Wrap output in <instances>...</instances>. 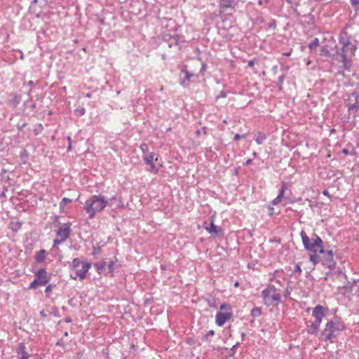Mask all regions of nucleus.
<instances>
[{
	"label": "nucleus",
	"instance_id": "nucleus-4",
	"mask_svg": "<svg viewBox=\"0 0 359 359\" xmlns=\"http://www.w3.org/2000/svg\"><path fill=\"white\" fill-rule=\"evenodd\" d=\"M90 266V263L82 262L79 258H74L70 264V268L75 271L76 274L75 276L71 275V278L76 280L79 277L80 280H83L86 277V273Z\"/></svg>",
	"mask_w": 359,
	"mask_h": 359
},
{
	"label": "nucleus",
	"instance_id": "nucleus-61",
	"mask_svg": "<svg viewBox=\"0 0 359 359\" xmlns=\"http://www.w3.org/2000/svg\"><path fill=\"white\" fill-rule=\"evenodd\" d=\"M5 191H7V188L6 187H4V190L2 191V193L0 194V197L3 198V197H6V193H5Z\"/></svg>",
	"mask_w": 359,
	"mask_h": 359
},
{
	"label": "nucleus",
	"instance_id": "nucleus-63",
	"mask_svg": "<svg viewBox=\"0 0 359 359\" xmlns=\"http://www.w3.org/2000/svg\"><path fill=\"white\" fill-rule=\"evenodd\" d=\"M245 334L244 332H242L241 334V339L242 341H244L245 339Z\"/></svg>",
	"mask_w": 359,
	"mask_h": 359
},
{
	"label": "nucleus",
	"instance_id": "nucleus-58",
	"mask_svg": "<svg viewBox=\"0 0 359 359\" xmlns=\"http://www.w3.org/2000/svg\"><path fill=\"white\" fill-rule=\"evenodd\" d=\"M72 321V318L68 316L65 318V322L67 323H69Z\"/></svg>",
	"mask_w": 359,
	"mask_h": 359
},
{
	"label": "nucleus",
	"instance_id": "nucleus-59",
	"mask_svg": "<svg viewBox=\"0 0 359 359\" xmlns=\"http://www.w3.org/2000/svg\"><path fill=\"white\" fill-rule=\"evenodd\" d=\"M322 193H323V194L324 196H326L330 197V193H329L328 190L325 189V190H323V192H322Z\"/></svg>",
	"mask_w": 359,
	"mask_h": 359
},
{
	"label": "nucleus",
	"instance_id": "nucleus-24",
	"mask_svg": "<svg viewBox=\"0 0 359 359\" xmlns=\"http://www.w3.org/2000/svg\"><path fill=\"white\" fill-rule=\"evenodd\" d=\"M262 314V308L261 307H254L250 312V316L255 318H258Z\"/></svg>",
	"mask_w": 359,
	"mask_h": 359
},
{
	"label": "nucleus",
	"instance_id": "nucleus-10",
	"mask_svg": "<svg viewBox=\"0 0 359 359\" xmlns=\"http://www.w3.org/2000/svg\"><path fill=\"white\" fill-rule=\"evenodd\" d=\"M232 316V312L231 311H226V312H222L219 311L216 314V324L218 326H222L224 325V323L229 320Z\"/></svg>",
	"mask_w": 359,
	"mask_h": 359
},
{
	"label": "nucleus",
	"instance_id": "nucleus-47",
	"mask_svg": "<svg viewBox=\"0 0 359 359\" xmlns=\"http://www.w3.org/2000/svg\"><path fill=\"white\" fill-rule=\"evenodd\" d=\"M341 152H342L344 154H345V155H348V154H355V150H353L351 152H350V151H348V149H346V148L343 149H342V151H341Z\"/></svg>",
	"mask_w": 359,
	"mask_h": 359
},
{
	"label": "nucleus",
	"instance_id": "nucleus-60",
	"mask_svg": "<svg viewBox=\"0 0 359 359\" xmlns=\"http://www.w3.org/2000/svg\"><path fill=\"white\" fill-rule=\"evenodd\" d=\"M55 311L54 312H53V314L55 316V317H60V315H59V311L57 310V308L55 309Z\"/></svg>",
	"mask_w": 359,
	"mask_h": 359
},
{
	"label": "nucleus",
	"instance_id": "nucleus-20",
	"mask_svg": "<svg viewBox=\"0 0 359 359\" xmlns=\"http://www.w3.org/2000/svg\"><path fill=\"white\" fill-rule=\"evenodd\" d=\"M11 99L8 100V102L13 107H16L20 102L21 96L17 94H11L10 95Z\"/></svg>",
	"mask_w": 359,
	"mask_h": 359
},
{
	"label": "nucleus",
	"instance_id": "nucleus-42",
	"mask_svg": "<svg viewBox=\"0 0 359 359\" xmlns=\"http://www.w3.org/2000/svg\"><path fill=\"white\" fill-rule=\"evenodd\" d=\"M56 346H62V347H65L66 346V342L62 339H60V340H58L57 341Z\"/></svg>",
	"mask_w": 359,
	"mask_h": 359
},
{
	"label": "nucleus",
	"instance_id": "nucleus-44",
	"mask_svg": "<svg viewBox=\"0 0 359 359\" xmlns=\"http://www.w3.org/2000/svg\"><path fill=\"white\" fill-rule=\"evenodd\" d=\"M43 128L42 124H39V128L34 129V134L36 135H37L38 134H39L43 130Z\"/></svg>",
	"mask_w": 359,
	"mask_h": 359
},
{
	"label": "nucleus",
	"instance_id": "nucleus-38",
	"mask_svg": "<svg viewBox=\"0 0 359 359\" xmlns=\"http://www.w3.org/2000/svg\"><path fill=\"white\" fill-rule=\"evenodd\" d=\"M239 345H240V342H237L235 345L233 346V347L230 350L231 353L229 354V356H232L234 355V353L236 352V349L238 347Z\"/></svg>",
	"mask_w": 359,
	"mask_h": 359
},
{
	"label": "nucleus",
	"instance_id": "nucleus-1",
	"mask_svg": "<svg viewBox=\"0 0 359 359\" xmlns=\"http://www.w3.org/2000/svg\"><path fill=\"white\" fill-rule=\"evenodd\" d=\"M108 205L106 197L103 195H92L86 201L84 210L88 214V219L95 217L97 212L103 210Z\"/></svg>",
	"mask_w": 359,
	"mask_h": 359
},
{
	"label": "nucleus",
	"instance_id": "nucleus-40",
	"mask_svg": "<svg viewBox=\"0 0 359 359\" xmlns=\"http://www.w3.org/2000/svg\"><path fill=\"white\" fill-rule=\"evenodd\" d=\"M215 334V331L211 330L207 332V334L203 337V340L207 341L208 337L213 336Z\"/></svg>",
	"mask_w": 359,
	"mask_h": 359
},
{
	"label": "nucleus",
	"instance_id": "nucleus-2",
	"mask_svg": "<svg viewBox=\"0 0 359 359\" xmlns=\"http://www.w3.org/2000/svg\"><path fill=\"white\" fill-rule=\"evenodd\" d=\"M345 328V325L339 318H336L327 321L325 329L321 332L324 341L333 342L337 335Z\"/></svg>",
	"mask_w": 359,
	"mask_h": 359
},
{
	"label": "nucleus",
	"instance_id": "nucleus-22",
	"mask_svg": "<svg viewBox=\"0 0 359 359\" xmlns=\"http://www.w3.org/2000/svg\"><path fill=\"white\" fill-rule=\"evenodd\" d=\"M309 259L313 264V265H316L320 262H322V258L318 255H317L316 252L310 255Z\"/></svg>",
	"mask_w": 359,
	"mask_h": 359
},
{
	"label": "nucleus",
	"instance_id": "nucleus-28",
	"mask_svg": "<svg viewBox=\"0 0 359 359\" xmlns=\"http://www.w3.org/2000/svg\"><path fill=\"white\" fill-rule=\"evenodd\" d=\"M72 201V199L68 198H63L60 203V208L63 209L68 203Z\"/></svg>",
	"mask_w": 359,
	"mask_h": 359
},
{
	"label": "nucleus",
	"instance_id": "nucleus-26",
	"mask_svg": "<svg viewBox=\"0 0 359 359\" xmlns=\"http://www.w3.org/2000/svg\"><path fill=\"white\" fill-rule=\"evenodd\" d=\"M319 46V39L315 38L308 46L310 51H313Z\"/></svg>",
	"mask_w": 359,
	"mask_h": 359
},
{
	"label": "nucleus",
	"instance_id": "nucleus-7",
	"mask_svg": "<svg viewBox=\"0 0 359 359\" xmlns=\"http://www.w3.org/2000/svg\"><path fill=\"white\" fill-rule=\"evenodd\" d=\"M323 255L322 264L330 269H335L336 262L334 260V251L332 249L326 250L323 245L318 251Z\"/></svg>",
	"mask_w": 359,
	"mask_h": 359
},
{
	"label": "nucleus",
	"instance_id": "nucleus-62",
	"mask_svg": "<svg viewBox=\"0 0 359 359\" xmlns=\"http://www.w3.org/2000/svg\"><path fill=\"white\" fill-rule=\"evenodd\" d=\"M252 159H250V158H249V159H248V160L246 161V162H245V165H250V164L252 163Z\"/></svg>",
	"mask_w": 359,
	"mask_h": 359
},
{
	"label": "nucleus",
	"instance_id": "nucleus-30",
	"mask_svg": "<svg viewBox=\"0 0 359 359\" xmlns=\"http://www.w3.org/2000/svg\"><path fill=\"white\" fill-rule=\"evenodd\" d=\"M116 264V262L114 261H111L109 262V264L107 265L108 269V273L111 274V276L114 275V265Z\"/></svg>",
	"mask_w": 359,
	"mask_h": 359
},
{
	"label": "nucleus",
	"instance_id": "nucleus-12",
	"mask_svg": "<svg viewBox=\"0 0 359 359\" xmlns=\"http://www.w3.org/2000/svg\"><path fill=\"white\" fill-rule=\"evenodd\" d=\"M18 359H29L30 354L27 352L25 343H20L15 350Z\"/></svg>",
	"mask_w": 359,
	"mask_h": 359
},
{
	"label": "nucleus",
	"instance_id": "nucleus-34",
	"mask_svg": "<svg viewBox=\"0 0 359 359\" xmlns=\"http://www.w3.org/2000/svg\"><path fill=\"white\" fill-rule=\"evenodd\" d=\"M215 302H216V300L214 298L207 299V303H208V306L211 308H217Z\"/></svg>",
	"mask_w": 359,
	"mask_h": 359
},
{
	"label": "nucleus",
	"instance_id": "nucleus-16",
	"mask_svg": "<svg viewBox=\"0 0 359 359\" xmlns=\"http://www.w3.org/2000/svg\"><path fill=\"white\" fill-rule=\"evenodd\" d=\"M338 54L341 57V62L343 63V70L349 72L351 67V62L348 60V57L346 54V50L341 48V52H339Z\"/></svg>",
	"mask_w": 359,
	"mask_h": 359
},
{
	"label": "nucleus",
	"instance_id": "nucleus-29",
	"mask_svg": "<svg viewBox=\"0 0 359 359\" xmlns=\"http://www.w3.org/2000/svg\"><path fill=\"white\" fill-rule=\"evenodd\" d=\"M105 266H106V263L105 262L95 263V267L96 268V270H97V271L99 273H102V271L104 269Z\"/></svg>",
	"mask_w": 359,
	"mask_h": 359
},
{
	"label": "nucleus",
	"instance_id": "nucleus-54",
	"mask_svg": "<svg viewBox=\"0 0 359 359\" xmlns=\"http://www.w3.org/2000/svg\"><path fill=\"white\" fill-rule=\"evenodd\" d=\"M284 79H285V75L284 74H282L281 76H280L278 77V84H283V81H284Z\"/></svg>",
	"mask_w": 359,
	"mask_h": 359
},
{
	"label": "nucleus",
	"instance_id": "nucleus-3",
	"mask_svg": "<svg viewBox=\"0 0 359 359\" xmlns=\"http://www.w3.org/2000/svg\"><path fill=\"white\" fill-rule=\"evenodd\" d=\"M276 290L277 289L273 285L269 284L266 288L262 291L261 296L266 306L277 305L280 303L281 296L280 294L276 292Z\"/></svg>",
	"mask_w": 359,
	"mask_h": 359
},
{
	"label": "nucleus",
	"instance_id": "nucleus-43",
	"mask_svg": "<svg viewBox=\"0 0 359 359\" xmlns=\"http://www.w3.org/2000/svg\"><path fill=\"white\" fill-rule=\"evenodd\" d=\"M285 184H283L281 189L279 190V194H278V196H279L280 198H283L284 192H285Z\"/></svg>",
	"mask_w": 359,
	"mask_h": 359
},
{
	"label": "nucleus",
	"instance_id": "nucleus-19",
	"mask_svg": "<svg viewBox=\"0 0 359 359\" xmlns=\"http://www.w3.org/2000/svg\"><path fill=\"white\" fill-rule=\"evenodd\" d=\"M168 47L172 48L173 46H178L180 41V36L178 34L174 36H170L168 39Z\"/></svg>",
	"mask_w": 359,
	"mask_h": 359
},
{
	"label": "nucleus",
	"instance_id": "nucleus-35",
	"mask_svg": "<svg viewBox=\"0 0 359 359\" xmlns=\"http://www.w3.org/2000/svg\"><path fill=\"white\" fill-rule=\"evenodd\" d=\"M140 149L144 154H146L149 151V146L146 143H142L140 145Z\"/></svg>",
	"mask_w": 359,
	"mask_h": 359
},
{
	"label": "nucleus",
	"instance_id": "nucleus-18",
	"mask_svg": "<svg viewBox=\"0 0 359 359\" xmlns=\"http://www.w3.org/2000/svg\"><path fill=\"white\" fill-rule=\"evenodd\" d=\"M46 250L41 249L36 252L34 256V259L37 263H43L46 259Z\"/></svg>",
	"mask_w": 359,
	"mask_h": 359
},
{
	"label": "nucleus",
	"instance_id": "nucleus-17",
	"mask_svg": "<svg viewBox=\"0 0 359 359\" xmlns=\"http://www.w3.org/2000/svg\"><path fill=\"white\" fill-rule=\"evenodd\" d=\"M320 325V323H318V322L314 320L313 322H312L311 323L310 325L307 326L308 327L307 332L309 334H316L319 331Z\"/></svg>",
	"mask_w": 359,
	"mask_h": 359
},
{
	"label": "nucleus",
	"instance_id": "nucleus-39",
	"mask_svg": "<svg viewBox=\"0 0 359 359\" xmlns=\"http://www.w3.org/2000/svg\"><path fill=\"white\" fill-rule=\"evenodd\" d=\"M359 109V106L357 104H352L348 107L349 111H357Z\"/></svg>",
	"mask_w": 359,
	"mask_h": 359
},
{
	"label": "nucleus",
	"instance_id": "nucleus-57",
	"mask_svg": "<svg viewBox=\"0 0 359 359\" xmlns=\"http://www.w3.org/2000/svg\"><path fill=\"white\" fill-rule=\"evenodd\" d=\"M273 214H274V209H273V208L270 207V208H269V215L270 216H272Z\"/></svg>",
	"mask_w": 359,
	"mask_h": 359
},
{
	"label": "nucleus",
	"instance_id": "nucleus-50",
	"mask_svg": "<svg viewBox=\"0 0 359 359\" xmlns=\"http://www.w3.org/2000/svg\"><path fill=\"white\" fill-rule=\"evenodd\" d=\"M281 199L282 198H280L279 196H277V197L274 198L271 203L273 205H277L280 202Z\"/></svg>",
	"mask_w": 359,
	"mask_h": 359
},
{
	"label": "nucleus",
	"instance_id": "nucleus-37",
	"mask_svg": "<svg viewBox=\"0 0 359 359\" xmlns=\"http://www.w3.org/2000/svg\"><path fill=\"white\" fill-rule=\"evenodd\" d=\"M346 50H350L351 53L352 55H354L355 53V51L357 49V46L354 44H352L351 45H349L348 48H346Z\"/></svg>",
	"mask_w": 359,
	"mask_h": 359
},
{
	"label": "nucleus",
	"instance_id": "nucleus-52",
	"mask_svg": "<svg viewBox=\"0 0 359 359\" xmlns=\"http://www.w3.org/2000/svg\"><path fill=\"white\" fill-rule=\"evenodd\" d=\"M256 61H257L256 58H254V59L248 61V67H253Z\"/></svg>",
	"mask_w": 359,
	"mask_h": 359
},
{
	"label": "nucleus",
	"instance_id": "nucleus-41",
	"mask_svg": "<svg viewBox=\"0 0 359 359\" xmlns=\"http://www.w3.org/2000/svg\"><path fill=\"white\" fill-rule=\"evenodd\" d=\"M67 140H68V147H67V151H69L72 150V138L70 136H67Z\"/></svg>",
	"mask_w": 359,
	"mask_h": 359
},
{
	"label": "nucleus",
	"instance_id": "nucleus-48",
	"mask_svg": "<svg viewBox=\"0 0 359 359\" xmlns=\"http://www.w3.org/2000/svg\"><path fill=\"white\" fill-rule=\"evenodd\" d=\"M63 241H62V238H58V237H57V238H56V239H55V240L53 241V246L55 247V246H56V245H57L60 244V243H62Z\"/></svg>",
	"mask_w": 359,
	"mask_h": 359
},
{
	"label": "nucleus",
	"instance_id": "nucleus-25",
	"mask_svg": "<svg viewBox=\"0 0 359 359\" xmlns=\"http://www.w3.org/2000/svg\"><path fill=\"white\" fill-rule=\"evenodd\" d=\"M339 43L342 45V48L344 50H346V48H348L349 45H351L350 40L343 36L339 38Z\"/></svg>",
	"mask_w": 359,
	"mask_h": 359
},
{
	"label": "nucleus",
	"instance_id": "nucleus-46",
	"mask_svg": "<svg viewBox=\"0 0 359 359\" xmlns=\"http://www.w3.org/2000/svg\"><path fill=\"white\" fill-rule=\"evenodd\" d=\"M246 137V134H244V135H239V134H236L234 137H233V140L235 141H238L241 138H245Z\"/></svg>",
	"mask_w": 359,
	"mask_h": 359
},
{
	"label": "nucleus",
	"instance_id": "nucleus-5",
	"mask_svg": "<svg viewBox=\"0 0 359 359\" xmlns=\"http://www.w3.org/2000/svg\"><path fill=\"white\" fill-rule=\"evenodd\" d=\"M300 235L304 247L307 251L317 252L323 244V240L316 234H313L311 239L304 231H301Z\"/></svg>",
	"mask_w": 359,
	"mask_h": 359
},
{
	"label": "nucleus",
	"instance_id": "nucleus-31",
	"mask_svg": "<svg viewBox=\"0 0 359 359\" xmlns=\"http://www.w3.org/2000/svg\"><path fill=\"white\" fill-rule=\"evenodd\" d=\"M74 113L78 116H82L86 114V109L84 107H79L74 110Z\"/></svg>",
	"mask_w": 359,
	"mask_h": 359
},
{
	"label": "nucleus",
	"instance_id": "nucleus-32",
	"mask_svg": "<svg viewBox=\"0 0 359 359\" xmlns=\"http://www.w3.org/2000/svg\"><path fill=\"white\" fill-rule=\"evenodd\" d=\"M55 287V285L54 284H49L46 286L45 289V293L46 297L49 296V293L52 291L53 288Z\"/></svg>",
	"mask_w": 359,
	"mask_h": 359
},
{
	"label": "nucleus",
	"instance_id": "nucleus-53",
	"mask_svg": "<svg viewBox=\"0 0 359 359\" xmlns=\"http://www.w3.org/2000/svg\"><path fill=\"white\" fill-rule=\"evenodd\" d=\"M321 54H324L325 55H330V52H329V50L325 47H323L321 48Z\"/></svg>",
	"mask_w": 359,
	"mask_h": 359
},
{
	"label": "nucleus",
	"instance_id": "nucleus-33",
	"mask_svg": "<svg viewBox=\"0 0 359 359\" xmlns=\"http://www.w3.org/2000/svg\"><path fill=\"white\" fill-rule=\"evenodd\" d=\"M219 309L222 311V310H225L226 311H231V307L229 304H226V303H223L220 305L219 306Z\"/></svg>",
	"mask_w": 359,
	"mask_h": 359
},
{
	"label": "nucleus",
	"instance_id": "nucleus-15",
	"mask_svg": "<svg viewBox=\"0 0 359 359\" xmlns=\"http://www.w3.org/2000/svg\"><path fill=\"white\" fill-rule=\"evenodd\" d=\"M70 232V226L65 224L59 227L57 231V236L62 238V241H65L69 237Z\"/></svg>",
	"mask_w": 359,
	"mask_h": 359
},
{
	"label": "nucleus",
	"instance_id": "nucleus-64",
	"mask_svg": "<svg viewBox=\"0 0 359 359\" xmlns=\"http://www.w3.org/2000/svg\"><path fill=\"white\" fill-rule=\"evenodd\" d=\"M291 55V52H287V53H283V55L284 56H286V57H288Z\"/></svg>",
	"mask_w": 359,
	"mask_h": 359
},
{
	"label": "nucleus",
	"instance_id": "nucleus-45",
	"mask_svg": "<svg viewBox=\"0 0 359 359\" xmlns=\"http://www.w3.org/2000/svg\"><path fill=\"white\" fill-rule=\"evenodd\" d=\"M227 95V93L226 91L222 90L219 94L217 96V99L224 98Z\"/></svg>",
	"mask_w": 359,
	"mask_h": 359
},
{
	"label": "nucleus",
	"instance_id": "nucleus-56",
	"mask_svg": "<svg viewBox=\"0 0 359 359\" xmlns=\"http://www.w3.org/2000/svg\"><path fill=\"white\" fill-rule=\"evenodd\" d=\"M257 22L263 23L264 22V19L262 17H257L256 19Z\"/></svg>",
	"mask_w": 359,
	"mask_h": 359
},
{
	"label": "nucleus",
	"instance_id": "nucleus-36",
	"mask_svg": "<svg viewBox=\"0 0 359 359\" xmlns=\"http://www.w3.org/2000/svg\"><path fill=\"white\" fill-rule=\"evenodd\" d=\"M268 27L276 29V21L274 19H272L269 23H268Z\"/></svg>",
	"mask_w": 359,
	"mask_h": 359
},
{
	"label": "nucleus",
	"instance_id": "nucleus-8",
	"mask_svg": "<svg viewBox=\"0 0 359 359\" xmlns=\"http://www.w3.org/2000/svg\"><path fill=\"white\" fill-rule=\"evenodd\" d=\"M241 0H219V8L220 14L226 13L231 14L235 11Z\"/></svg>",
	"mask_w": 359,
	"mask_h": 359
},
{
	"label": "nucleus",
	"instance_id": "nucleus-21",
	"mask_svg": "<svg viewBox=\"0 0 359 359\" xmlns=\"http://www.w3.org/2000/svg\"><path fill=\"white\" fill-rule=\"evenodd\" d=\"M303 17L306 18L305 22L309 26V27H313L315 24L314 21V15L311 13H308L306 15H304Z\"/></svg>",
	"mask_w": 359,
	"mask_h": 359
},
{
	"label": "nucleus",
	"instance_id": "nucleus-55",
	"mask_svg": "<svg viewBox=\"0 0 359 359\" xmlns=\"http://www.w3.org/2000/svg\"><path fill=\"white\" fill-rule=\"evenodd\" d=\"M351 4L355 7L359 5V0H351Z\"/></svg>",
	"mask_w": 359,
	"mask_h": 359
},
{
	"label": "nucleus",
	"instance_id": "nucleus-11",
	"mask_svg": "<svg viewBox=\"0 0 359 359\" xmlns=\"http://www.w3.org/2000/svg\"><path fill=\"white\" fill-rule=\"evenodd\" d=\"M203 227L212 236H217L222 231V228L215 225L212 218L210 222H204Z\"/></svg>",
	"mask_w": 359,
	"mask_h": 359
},
{
	"label": "nucleus",
	"instance_id": "nucleus-51",
	"mask_svg": "<svg viewBox=\"0 0 359 359\" xmlns=\"http://www.w3.org/2000/svg\"><path fill=\"white\" fill-rule=\"evenodd\" d=\"M48 313H50V312L49 311H48V310H46H46H42V311H40L41 316H42L43 318L46 317Z\"/></svg>",
	"mask_w": 359,
	"mask_h": 359
},
{
	"label": "nucleus",
	"instance_id": "nucleus-9",
	"mask_svg": "<svg viewBox=\"0 0 359 359\" xmlns=\"http://www.w3.org/2000/svg\"><path fill=\"white\" fill-rule=\"evenodd\" d=\"M327 308L320 304L316 306L312 311V316L315 318V321L321 323L323 318L326 316Z\"/></svg>",
	"mask_w": 359,
	"mask_h": 359
},
{
	"label": "nucleus",
	"instance_id": "nucleus-23",
	"mask_svg": "<svg viewBox=\"0 0 359 359\" xmlns=\"http://www.w3.org/2000/svg\"><path fill=\"white\" fill-rule=\"evenodd\" d=\"M266 139V136L265 134L262 133H258L256 135V137L255 138V142L258 144H262L264 142V140Z\"/></svg>",
	"mask_w": 359,
	"mask_h": 359
},
{
	"label": "nucleus",
	"instance_id": "nucleus-27",
	"mask_svg": "<svg viewBox=\"0 0 359 359\" xmlns=\"http://www.w3.org/2000/svg\"><path fill=\"white\" fill-rule=\"evenodd\" d=\"M302 272V271L300 266V264L298 263L294 266V269L293 270V274L297 277H299L301 275Z\"/></svg>",
	"mask_w": 359,
	"mask_h": 359
},
{
	"label": "nucleus",
	"instance_id": "nucleus-6",
	"mask_svg": "<svg viewBox=\"0 0 359 359\" xmlns=\"http://www.w3.org/2000/svg\"><path fill=\"white\" fill-rule=\"evenodd\" d=\"M34 275L35 279L29 284L28 287L29 290H34L39 286L46 285L49 282L48 273L43 268L37 271Z\"/></svg>",
	"mask_w": 359,
	"mask_h": 359
},
{
	"label": "nucleus",
	"instance_id": "nucleus-14",
	"mask_svg": "<svg viewBox=\"0 0 359 359\" xmlns=\"http://www.w3.org/2000/svg\"><path fill=\"white\" fill-rule=\"evenodd\" d=\"M154 153L149 154L147 156H144V161L147 164L150 165L151 171L154 173H157L158 172V168L154 164V161H157V156Z\"/></svg>",
	"mask_w": 359,
	"mask_h": 359
},
{
	"label": "nucleus",
	"instance_id": "nucleus-13",
	"mask_svg": "<svg viewBox=\"0 0 359 359\" xmlns=\"http://www.w3.org/2000/svg\"><path fill=\"white\" fill-rule=\"evenodd\" d=\"M179 68L180 69L181 74H184V78L180 79V83L182 86L185 87V86H187L186 82L189 81L190 79L194 76V74L193 73L189 72L187 70V65H183L179 67Z\"/></svg>",
	"mask_w": 359,
	"mask_h": 359
},
{
	"label": "nucleus",
	"instance_id": "nucleus-49",
	"mask_svg": "<svg viewBox=\"0 0 359 359\" xmlns=\"http://www.w3.org/2000/svg\"><path fill=\"white\" fill-rule=\"evenodd\" d=\"M27 123L26 122H24L22 124H20L18 123L17 125V128L19 130H22L24 128H25L27 126Z\"/></svg>",
	"mask_w": 359,
	"mask_h": 359
}]
</instances>
